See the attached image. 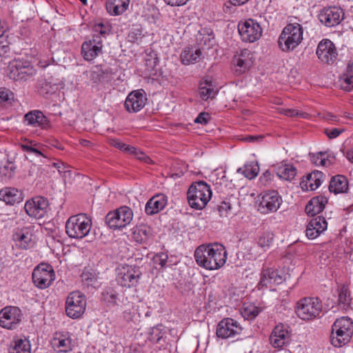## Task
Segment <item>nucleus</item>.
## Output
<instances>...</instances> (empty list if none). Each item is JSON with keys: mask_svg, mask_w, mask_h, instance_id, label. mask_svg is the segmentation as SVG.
Here are the masks:
<instances>
[{"mask_svg": "<svg viewBox=\"0 0 353 353\" xmlns=\"http://www.w3.org/2000/svg\"><path fill=\"white\" fill-rule=\"evenodd\" d=\"M194 259L198 265L208 270L221 268L226 262L227 252L219 243L201 245L194 251Z\"/></svg>", "mask_w": 353, "mask_h": 353, "instance_id": "1", "label": "nucleus"}, {"mask_svg": "<svg viewBox=\"0 0 353 353\" xmlns=\"http://www.w3.org/2000/svg\"><path fill=\"white\" fill-rule=\"evenodd\" d=\"M303 28L297 22L288 23L283 29L278 40L279 48L284 52L294 50L303 41Z\"/></svg>", "mask_w": 353, "mask_h": 353, "instance_id": "2", "label": "nucleus"}, {"mask_svg": "<svg viewBox=\"0 0 353 353\" xmlns=\"http://www.w3.org/2000/svg\"><path fill=\"white\" fill-rule=\"evenodd\" d=\"M92 225L86 214L80 213L70 216L65 222V232L70 239H82L90 233Z\"/></svg>", "mask_w": 353, "mask_h": 353, "instance_id": "3", "label": "nucleus"}, {"mask_svg": "<svg viewBox=\"0 0 353 353\" xmlns=\"http://www.w3.org/2000/svg\"><path fill=\"white\" fill-rule=\"evenodd\" d=\"M353 334V322L348 317H341L335 321L332 327L331 343L341 347L347 344Z\"/></svg>", "mask_w": 353, "mask_h": 353, "instance_id": "4", "label": "nucleus"}, {"mask_svg": "<svg viewBox=\"0 0 353 353\" xmlns=\"http://www.w3.org/2000/svg\"><path fill=\"white\" fill-rule=\"evenodd\" d=\"M188 201L190 206L196 210H201L207 205L212 196V191L205 181L193 183L188 189Z\"/></svg>", "mask_w": 353, "mask_h": 353, "instance_id": "5", "label": "nucleus"}, {"mask_svg": "<svg viewBox=\"0 0 353 353\" xmlns=\"http://www.w3.org/2000/svg\"><path fill=\"white\" fill-rule=\"evenodd\" d=\"M296 305V313L303 320H313L322 312V302L318 297H304Z\"/></svg>", "mask_w": 353, "mask_h": 353, "instance_id": "6", "label": "nucleus"}, {"mask_svg": "<svg viewBox=\"0 0 353 353\" xmlns=\"http://www.w3.org/2000/svg\"><path fill=\"white\" fill-rule=\"evenodd\" d=\"M133 218V212L128 206H121L107 214L105 221L107 225L114 230L121 229L129 225Z\"/></svg>", "mask_w": 353, "mask_h": 353, "instance_id": "7", "label": "nucleus"}, {"mask_svg": "<svg viewBox=\"0 0 353 353\" xmlns=\"http://www.w3.org/2000/svg\"><path fill=\"white\" fill-rule=\"evenodd\" d=\"M142 275L139 267L125 265L117 268V281L122 287H135Z\"/></svg>", "mask_w": 353, "mask_h": 353, "instance_id": "8", "label": "nucleus"}, {"mask_svg": "<svg viewBox=\"0 0 353 353\" xmlns=\"http://www.w3.org/2000/svg\"><path fill=\"white\" fill-rule=\"evenodd\" d=\"M86 307L85 296L80 292L69 294L65 301L66 314L72 319H78L84 313Z\"/></svg>", "mask_w": 353, "mask_h": 353, "instance_id": "9", "label": "nucleus"}, {"mask_svg": "<svg viewBox=\"0 0 353 353\" xmlns=\"http://www.w3.org/2000/svg\"><path fill=\"white\" fill-rule=\"evenodd\" d=\"M32 278L34 285L43 290L52 284L55 279V273L52 265L41 263L34 269Z\"/></svg>", "mask_w": 353, "mask_h": 353, "instance_id": "10", "label": "nucleus"}, {"mask_svg": "<svg viewBox=\"0 0 353 353\" xmlns=\"http://www.w3.org/2000/svg\"><path fill=\"white\" fill-rule=\"evenodd\" d=\"M283 202L282 197L276 190H268L263 193L258 204V211L261 214L275 212Z\"/></svg>", "mask_w": 353, "mask_h": 353, "instance_id": "11", "label": "nucleus"}, {"mask_svg": "<svg viewBox=\"0 0 353 353\" xmlns=\"http://www.w3.org/2000/svg\"><path fill=\"white\" fill-rule=\"evenodd\" d=\"M238 30L242 40L246 42H254L259 39L262 34L260 24L252 19H248L238 25Z\"/></svg>", "mask_w": 353, "mask_h": 353, "instance_id": "12", "label": "nucleus"}, {"mask_svg": "<svg viewBox=\"0 0 353 353\" xmlns=\"http://www.w3.org/2000/svg\"><path fill=\"white\" fill-rule=\"evenodd\" d=\"M48 206V199L39 196L27 201L24 209L29 216L41 219L47 214Z\"/></svg>", "mask_w": 353, "mask_h": 353, "instance_id": "13", "label": "nucleus"}, {"mask_svg": "<svg viewBox=\"0 0 353 353\" xmlns=\"http://www.w3.org/2000/svg\"><path fill=\"white\" fill-rule=\"evenodd\" d=\"M242 327L239 323L231 318L222 319L216 325V335L218 338L227 339L239 335Z\"/></svg>", "mask_w": 353, "mask_h": 353, "instance_id": "14", "label": "nucleus"}, {"mask_svg": "<svg viewBox=\"0 0 353 353\" xmlns=\"http://www.w3.org/2000/svg\"><path fill=\"white\" fill-rule=\"evenodd\" d=\"M316 54L321 62L328 65L333 64L338 57L335 45L330 39H323L319 42Z\"/></svg>", "mask_w": 353, "mask_h": 353, "instance_id": "15", "label": "nucleus"}, {"mask_svg": "<svg viewBox=\"0 0 353 353\" xmlns=\"http://www.w3.org/2000/svg\"><path fill=\"white\" fill-rule=\"evenodd\" d=\"M320 21L327 27L339 25L344 19V12L337 6L327 7L322 9L319 14Z\"/></svg>", "mask_w": 353, "mask_h": 353, "instance_id": "16", "label": "nucleus"}, {"mask_svg": "<svg viewBox=\"0 0 353 353\" xmlns=\"http://www.w3.org/2000/svg\"><path fill=\"white\" fill-rule=\"evenodd\" d=\"M12 239L16 245L23 250L31 249L35 244L32 227H23L17 229L13 234Z\"/></svg>", "mask_w": 353, "mask_h": 353, "instance_id": "17", "label": "nucleus"}, {"mask_svg": "<svg viewBox=\"0 0 353 353\" xmlns=\"http://www.w3.org/2000/svg\"><path fill=\"white\" fill-rule=\"evenodd\" d=\"M254 62L252 52L248 50H241L233 58V63L236 67L235 73L241 75L248 71Z\"/></svg>", "mask_w": 353, "mask_h": 353, "instance_id": "18", "label": "nucleus"}, {"mask_svg": "<svg viewBox=\"0 0 353 353\" xmlns=\"http://www.w3.org/2000/svg\"><path fill=\"white\" fill-rule=\"evenodd\" d=\"M146 101L143 90H134L128 95L124 105L128 112H137L145 106Z\"/></svg>", "mask_w": 353, "mask_h": 353, "instance_id": "19", "label": "nucleus"}, {"mask_svg": "<svg viewBox=\"0 0 353 353\" xmlns=\"http://www.w3.org/2000/svg\"><path fill=\"white\" fill-rule=\"evenodd\" d=\"M1 327L12 330L21 321V311L17 307H6L1 309Z\"/></svg>", "mask_w": 353, "mask_h": 353, "instance_id": "20", "label": "nucleus"}, {"mask_svg": "<svg viewBox=\"0 0 353 353\" xmlns=\"http://www.w3.org/2000/svg\"><path fill=\"white\" fill-rule=\"evenodd\" d=\"M283 281V276L279 274L277 270L267 268L262 270L261 274V279L258 284L259 289L263 288H271L273 285L282 283Z\"/></svg>", "mask_w": 353, "mask_h": 353, "instance_id": "21", "label": "nucleus"}, {"mask_svg": "<svg viewBox=\"0 0 353 353\" xmlns=\"http://www.w3.org/2000/svg\"><path fill=\"white\" fill-rule=\"evenodd\" d=\"M327 223L324 217L316 216L307 223L305 234L308 239H314L327 229Z\"/></svg>", "mask_w": 353, "mask_h": 353, "instance_id": "22", "label": "nucleus"}, {"mask_svg": "<svg viewBox=\"0 0 353 353\" xmlns=\"http://www.w3.org/2000/svg\"><path fill=\"white\" fill-rule=\"evenodd\" d=\"M167 196L163 194H157L150 199L145 204V212L148 215L157 214L164 209L167 205Z\"/></svg>", "mask_w": 353, "mask_h": 353, "instance_id": "23", "label": "nucleus"}, {"mask_svg": "<svg viewBox=\"0 0 353 353\" xmlns=\"http://www.w3.org/2000/svg\"><path fill=\"white\" fill-rule=\"evenodd\" d=\"M324 176L325 175L322 172L313 171L302 179L300 185L303 190H314L320 186Z\"/></svg>", "mask_w": 353, "mask_h": 353, "instance_id": "24", "label": "nucleus"}, {"mask_svg": "<svg viewBox=\"0 0 353 353\" xmlns=\"http://www.w3.org/2000/svg\"><path fill=\"white\" fill-rule=\"evenodd\" d=\"M290 335L287 330L281 326H276L270 336L271 345L276 348H281L288 343Z\"/></svg>", "mask_w": 353, "mask_h": 353, "instance_id": "25", "label": "nucleus"}, {"mask_svg": "<svg viewBox=\"0 0 353 353\" xmlns=\"http://www.w3.org/2000/svg\"><path fill=\"white\" fill-rule=\"evenodd\" d=\"M24 118L28 125L34 127H39L44 129L49 126V120L41 111H30L25 114Z\"/></svg>", "mask_w": 353, "mask_h": 353, "instance_id": "26", "label": "nucleus"}, {"mask_svg": "<svg viewBox=\"0 0 353 353\" xmlns=\"http://www.w3.org/2000/svg\"><path fill=\"white\" fill-rule=\"evenodd\" d=\"M327 203V199L323 195L313 197L306 205L305 212L308 215L314 216L321 212Z\"/></svg>", "mask_w": 353, "mask_h": 353, "instance_id": "27", "label": "nucleus"}, {"mask_svg": "<svg viewBox=\"0 0 353 353\" xmlns=\"http://www.w3.org/2000/svg\"><path fill=\"white\" fill-rule=\"evenodd\" d=\"M129 3L130 0H107L105 7L110 15L118 16L128 9Z\"/></svg>", "mask_w": 353, "mask_h": 353, "instance_id": "28", "label": "nucleus"}, {"mask_svg": "<svg viewBox=\"0 0 353 353\" xmlns=\"http://www.w3.org/2000/svg\"><path fill=\"white\" fill-rule=\"evenodd\" d=\"M1 194H3L1 201H3L6 205H13L23 199L21 192L14 188H6L1 190Z\"/></svg>", "mask_w": 353, "mask_h": 353, "instance_id": "29", "label": "nucleus"}, {"mask_svg": "<svg viewBox=\"0 0 353 353\" xmlns=\"http://www.w3.org/2000/svg\"><path fill=\"white\" fill-rule=\"evenodd\" d=\"M348 189V181L343 175H336L331 179L329 190L334 194L345 192Z\"/></svg>", "mask_w": 353, "mask_h": 353, "instance_id": "30", "label": "nucleus"}, {"mask_svg": "<svg viewBox=\"0 0 353 353\" xmlns=\"http://www.w3.org/2000/svg\"><path fill=\"white\" fill-rule=\"evenodd\" d=\"M201 54L200 48L194 50L192 48H186L181 54V61L184 65L195 63L199 61Z\"/></svg>", "mask_w": 353, "mask_h": 353, "instance_id": "31", "label": "nucleus"}, {"mask_svg": "<svg viewBox=\"0 0 353 353\" xmlns=\"http://www.w3.org/2000/svg\"><path fill=\"white\" fill-rule=\"evenodd\" d=\"M9 353H31L30 341L26 339L14 337L9 347Z\"/></svg>", "mask_w": 353, "mask_h": 353, "instance_id": "32", "label": "nucleus"}, {"mask_svg": "<svg viewBox=\"0 0 353 353\" xmlns=\"http://www.w3.org/2000/svg\"><path fill=\"white\" fill-rule=\"evenodd\" d=\"M152 228L145 224L137 225L132 232V237L139 243L145 242L152 236Z\"/></svg>", "mask_w": 353, "mask_h": 353, "instance_id": "33", "label": "nucleus"}, {"mask_svg": "<svg viewBox=\"0 0 353 353\" xmlns=\"http://www.w3.org/2000/svg\"><path fill=\"white\" fill-rule=\"evenodd\" d=\"M101 51L99 46L92 44L91 41H85L81 46V54L86 61H92Z\"/></svg>", "mask_w": 353, "mask_h": 353, "instance_id": "34", "label": "nucleus"}, {"mask_svg": "<svg viewBox=\"0 0 353 353\" xmlns=\"http://www.w3.org/2000/svg\"><path fill=\"white\" fill-rule=\"evenodd\" d=\"M22 65V60L20 59H14L9 62L8 65L5 69V73L7 77H8L10 79H13L14 81L20 80V75L22 74H25L21 72V73H17L19 68Z\"/></svg>", "mask_w": 353, "mask_h": 353, "instance_id": "35", "label": "nucleus"}, {"mask_svg": "<svg viewBox=\"0 0 353 353\" xmlns=\"http://www.w3.org/2000/svg\"><path fill=\"white\" fill-rule=\"evenodd\" d=\"M14 94L10 90L5 88H1V110H11L13 105L17 103Z\"/></svg>", "mask_w": 353, "mask_h": 353, "instance_id": "36", "label": "nucleus"}, {"mask_svg": "<svg viewBox=\"0 0 353 353\" xmlns=\"http://www.w3.org/2000/svg\"><path fill=\"white\" fill-rule=\"evenodd\" d=\"M352 298L347 286L343 285L339 290L338 304L343 310H348L350 307Z\"/></svg>", "mask_w": 353, "mask_h": 353, "instance_id": "37", "label": "nucleus"}, {"mask_svg": "<svg viewBox=\"0 0 353 353\" xmlns=\"http://www.w3.org/2000/svg\"><path fill=\"white\" fill-rule=\"evenodd\" d=\"M52 345L59 349V352H68L72 350V340L65 336L54 338Z\"/></svg>", "mask_w": 353, "mask_h": 353, "instance_id": "38", "label": "nucleus"}, {"mask_svg": "<svg viewBox=\"0 0 353 353\" xmlns=\"http://www.w3.org/2000/svg\"><path fill=\"white\" fill-rule=\"evenodd\" d=\"M112 74V70L110 68H97V70L92 72V79L94 82H108L111 80Z\"/></svg>", "mask_w": 353, "mask_h": 353, "instance_id": "39", "label": "nucleus"}, {"mask_svg": "<svg viewBox=\"0 0 353 353\" xmlns=\"http://www.w3.org/2000/svg\"><path fill=\"white\" fill-rule=\"evenodd\" d=\"M196 40L199 45L203 49H210L215 43L214 37L211 32L210 34L203 30V32H200L197 36Z\"/></svg>", "mask_w": 353, "mask_h": 353, "instance_id": "40", "label": "nucleus"}, {"mask_svg": "<svg viewBox=\"0 0 353 353\" xmlns=\"http://www.w3.org/2000/svg\"><path fill=\"white\" fill-rule=\"evenodd\" d=\"M216 94V92L214 90L211 82L205 81L200 83L199 95L203 100L207 101L208 99H212Z\"/></svg>", "mask_w": 353, "mask_h": 353, "instance_id": "41", "label": "nucleus"}, {"mask_svg": "<svg viewBox=\"0 0 353 353\" xmlns=\"http://www.w3.org/2000/svg\"><path fill=\"white\" fill-rule=\"evenodd\" d=\"M259 172V167L257 163H251L246 164L243 168H240L237 170V172L241 173L245 177L252 179L256 177Z\"/></svg>", "mask_w": 353, "mask_h": 353, "instance_id": "42", "label": "nucleus"}, {"mask_svg": "<svg viewBox=\"0 0 353 353\" xmlns=\"http://www.w3.org/2000/svg\"><path fill=\"white\" fill-rule=\"evenodd\" d=\"M296 174V170L294 167L290 165L279 168L277 175L286 181H292Z\"/></svg>", "mask_w": 353, "mask_h": 353, "instance_id": "43", "label": "nucleus"}, {"mask_svg": "<svg viewBox=\"0 0 353 353\" xmlns=\"http://www.w3.org/2000/svg\"><path fill=\"white\" fill-rule=\"evenodd\" d=\"M21 72L25 74L20 75V80L26 81L34 75L36 70L28 61L22 60V65L20 67V69L17 70V73H21Z\"/></svg>", "mask_w": 353, "mask_h": 353, "instance_id": "44", "label": "nucleus"}, {"mask_svg": "<svg viewBox=\"0 0 353 353\" xmlns=\"http://www.w3.org/2000/svg\"><path fill=\"white\" fill-rule=\"evenodd\" d=\"M274 239V234L270 232H264L259 237L257 245L264 250L268 249Z\"/></svg>", "mask_w": 353, "mask_h": 353, "instance_id": "45", "label": "nucleus"}, {"mask_svg": "<svg viewBox=\"0 0 353 353\" xmlns=\"http://www.w3.org/2000/svg\"><path fill=\"white\" fill-rule=\"evenodd\" d=\"M103 300L111 304H116L118 299V292L112 287H107L102 292Z\"/></svg>", "mask_w": 353, "mask_h": 353, "instance_id": "46", "label": "nucleus"}, {"mask_svg": "<svg viewBox=\"0 0 353 353\" xmlns=\"http://www.w3.org/2000/svg\"><path fill=\"white\" fill-rule=\"evenodd\" d=\"M16 166L13 162L8 161L1 168V179L8 180L11 179L15 172Z\"/></svg>", "mask_w": 353, "mask_h": 353, "instance_id": "47", "label": "nucleus"}, {"mask_svg": "<svg viewBox=\"0 0 353 353\" xmlns=\"http://www.w3.org/2000/svg\"><path fill=\"white\" fill-rule=\"evenodd\" d=\"M81 281L84 285L87 286L93 285L97 282V277L95 273L90 272L88 270H83L81 274Z\"/></svg>", "mask_w": 353, "mask_h": 353, "instance_id": "48", "label": "nucleus"}, {"mask_svg": "<svg viewBox=\"0 0 353 353\" xmlns=\"http://www.w3.org/2000/svg\"><path fill=\"white\" fill-rule=\"evenodd\" d=\"M1 50L4 51L5 53L8 52V49L9 48V45L12 43V41L14 39V36L11 34H9L8 30L3 31L1 35Z\"/></svg>", "mask_w": 353, "mask_h": 353, "instance_id": "49", "label": "nucleus"}, {"mask_svg": "<svg viewBox=\"0 0 353 353\" xmlns=\"http://www.w3.org/2000/svg\"><path fill=\"white\" fill-rule=\"evenodd\" d=\"M143 30L140 26H133L131 31L128 34L129 40L131 42H135L143 37Z\"/></svg>", "mask_w": 353, "mask_h": 353, "instance_id": "50", "label": "nucleus"}, {"mask_svg": "<svg viewBox=\"0 0 353 353\" xmlns=\"http://www.w3.org/2000/svg\"><path fill=\"white\" fill-rule=\"evenodd\" d=\"M93 31L95 34L105 37L109 34L110 29L108 25L103 23H95L93 26Z\"/></svg>", "mask_w": 353, "mask_h": 353, "instance_id": "51", "label": "nucleus"}, {"mask_svg": "<svg viewBox=\"0 0 353 353\" xmlns=\"http://www.w3.org/2000/svg\"><path fill=\"white\" fill-rule=\"evenodd\" d=\"M168 256L166 253L160 252L156 254L153 257L154 263L160 268H164L168 261Z\"/></svg>", "mask_w": 353, "mask_h": 353, "instance_id": "52", "label": "nucleus"}, {"mask_svg": "<svg viewBox=\"0 0 353 353\" xmlns=\"http://www.w3.org/2000/svg\"><path fill=\"white\" fill-rule=\"evenodd\" d=\"M339 81L341 89L350 91L353 88V79H350V77L342 75Z\"/></svg>", "mask_w": 353, "mask_h": 353, "instance_id": "53", "label": "nucleus"}, {"mask_svg": "<svg viewBox=\"0 0 353 353\" xmlns=\"http://www.w3.org/2000/svg\"><path fill=\"white\" fill-rule=\"evenodd\" d=\"M260 312V310L253 305H250L244 308L243 310V315L244 316L250 319L255 318L259 315Z\"/></svg>", "mask_w": 353, "mask_h": 353, "instance_id": "54", "label": "nucleus"}, {"mask_svg": "<svg viewBox=\"0 0 353 353\" xmlns=\"http://www.w3.org/2000/svg\"><path fill=\"white\" fill-rule=\"evenodd\" d=\"M217 210L221 216H228L231 205L229 202L223 201L217 206Z\"/></svg>", "mask_w": 353, "mask_h": 353, "instance_id": "55", "label": "nucleus"}, {"mask_svg": "<svg viewBox=\"0 0 353 353\" xmlns=\"http://www.w3.org/2000/svg\"><path fill=\"white\" fill-rule=\"evenodd\" d=\"M279 112L280 114H284V115H285L287 117H301L303 114L302 112H300L295 109L279 108Z\"/></svg>", "mask_w": 353, "mask_h": 353, "instance_id": "56", "label": "nucleus"}, {"mask_svg": "<svg viewBox=\"0 0 353 353\" xmlns=\"http://www.w3.org/2000/svg\"><path fill=\"white\" fill-rule=\"evenodd\" d=\"M210 116L208 112H201L195 119L194 122L205 125L208 123Z\"/></svg>", "mask_w": 353, "mask_h": 353, "instance_id": "57", "label": "nucleus"}, {"mask_svg": "<svg viewBox=\"0 0 353 353\" xmlns=\"http://www.w3.org/2000/svg\"><path fill=\"white\" fill-rule=\"evenodd\" d=\"M109 143L110 144V145L123 152L126 149L127 144L121 142L119 139H110L109 140Z\"/></svg>", "mask_w": 353, "mask_h": 353, "instance_id": "58", "label": "nucleus"}, {"mask_svg": "<svg viewBox=\"0 0 353 353\" xmlns=\"http://www.w3.org/2000/svg\"><path fill=\"white\" fill-rule=\"evenodd\" d=\"M343 130L338 128H332L331 130H325V134L330 139H334L339 136Z\"/></svg>", "mask_w": 353, "mask_h": 353, "instance_id": "59", "label": "nucleus"}, {"mask_svg": "<svg viewBox=\"0 0 353 353\" xmlns=\"http://www.w3.org/2000/svg\"><path fill=\"white\" fill-rule=\"evenodd\" d=\"M134 157H136L137 159L140 160L141 161H143L146 163H150L152 162V160L150 159V158L148 156H147L143 152L140 150L139 149L138 150L137 154L135 155Z\"/></svg>", "mask_w": 353, "mask_h": 353, "instance_id": "60", "label": "nucleus"}, {"mask_svg": "<svg viewBox=\"0 0 353 353\" xmlns=\"http://www.w3.org/2000/svg\"><path fill=\"white\" fill-rule=\"evenodd\" d=\"M101 35L94 34L92 36V39L89 40L88 41H91V43L95 46H98L102 50L103 48V40L101 38Z\"/></svg>", "mask_w": 353, "mask_h": 353, "instance_id": "61", "label": "nucleus"}, {"mask_svg": "<svg viewBox=\"0 0 353 353\" xmlns=\"http://www.w3.org/2000/svg\"><path fill=\"white\" fill-rule=\"evenodd\" d=\"M188 0H164V1L169 6L172 7L181 6L185 5Z\"/></svg>", "mask_w": 353, "mask_h": 353, "instance_id": "62", "label": "nucleus"}, {"mask_svg": "<svg viewBox=\"0 0 353 353\" xmlns=\"http://www.w3.org/2000/svg\"><path fill=\"white\" fill-rule=\"evenodd\" d=\"M322 156H325V152H320L316 154H312L310 156L311 161L316 165H319V159L322 157Z\"/></svg>", "mask_w": 353, "mask_h": 353, "instance_id": "63", "label": "nucleus"}, {"mask_svg": "<svg viewBox=\"0 0 353 353\" xmlns=\"http://www.w3.org/2000/svg\"><path fill=\"white\" fill-rule=\"evenodd\" d=\"M343 75L350 77V79H353V63H349L347 64L345 72Z\"/></svg>", "mask_w": 353, "mask_h": 353, "instance_id": "64", "label": "nucleus"}]
</instances>
